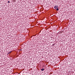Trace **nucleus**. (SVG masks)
<instances>
[{"label":"nucleus","mask_w":75,"mask_h":75,"mask_svg":"<svg viewBox=\"0 0 75 75\" xmlns=\"http://www.w3.org/2000/svg\"><path fill=\"white\" fill-rule=\"evenodd\" d=\"M54 8H55V9H56V8H57V6H55L54 7Z\"/></svg>","instance_id":"obj_2"},{"label":"nucleus","mask_w":75,"mask_h":75,"mask_svg":"<svg viewBox=\"0 0 75 75\" xmlns=\"http://www.w3.org/2000/svg\"><path fill=\"white\" fill-rule=\"evenodd\" d=\"M57 27H58V25H57Z\"/></svg>","instance_id":"obj_4"},{"label":"nucleus","mask_w":75,"mask_h":75,"mask_svg":"<svg viewBox=\"0 0 75 75\" xmlns=\"http://www.w3.org/2000/svg\"><path fill=\"white\" fill-rule=\"evenodd\" d=\"M41 71H44V69L42 68V69H41Z\"/></svg>","instance_id":"obj_1"},{"label":"nucleus","mask_w":75,"mask_h":75,"mask_svg":"<svg viewBox=\"0 0 75 75\" xmlns=\"http://www.w3.org/2000/svg\"><path fill=\"white\" fill-rule=\"evenodd\" d=\"M58 10H59V9H58V8H57V11H58Z\"/></svg>","instance_id":"obj_3"},{"label":"nucleus","mask_w":75,"mask_h":75,"mask_svg":"<svg viewBox=\"0 0 75 75\" xmlns=\"http://www.w3.org/2000/svg\"><path fill=\"white\" fill-rule=\"evenodd\" d=\"M8 3H10V1H8Z\"/></svg>","instance_id":"obj_5"},{"label":"nucleus","mask_w":75,"mask_h":75,"mask_svg":"<svg viewBox=\"0 0 75 75\" xmlns=\"http://www.w3.org/2000/svg\"><path fill=\"white\" fill-rule=\"evenodd\" d=\"M10 52H8V54L10 53Z\"/></svg>","instance_id":"obj_6"}]
</instances>
